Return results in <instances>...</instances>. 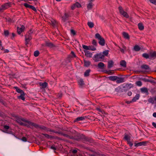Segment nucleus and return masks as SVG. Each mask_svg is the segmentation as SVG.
Masks as SVG:
<instances>
[{
  "mask_svg": "<svg viewBox=\"0 0 156 156\" xmlns=\"http://www.w3.org/2000/svg\"><path fill=\"white\" fill-rule=\"evenodd\" d=\"M95 37L99 40L98 43L102 46H104L105 44V41L104 39L101 37L100 34L98 33H97L95 35Z\"/></svg>",
  "mask_w": 156,
  "mask_h": 156,
  "instance_id": "obj_2",
  "label": "nucleus"
},
{
  "mask_svg": "<svg viewBox=\"0 0 156 156\" xmlns=\"http://www.w3.org/2000/svg\"><path fill=\"white\" fill-rule=\"evenodd\" d=\"M151 3L156 5V0H149Z\"/></svg>",
  "mask_w": 156,
  "mask_h": 156,
  "instance_id": "obj_56",
  "label": "nucleus"
},
{
  "mask_svg": "<svg viewBox=\"0 0 156 156\" xmlns=\"http://www.w3.org/2000/svg\"><path fill=\"white\" fill-rule=\"evenodd\" d=\"M40 86L42 88H46L48 86V83L46 82L44 83H40Z\"/></svg>",
  "mask_w": 156,
  "mask_h": 156,
  "instance_id": "obj_21",
  "label": "nucleus"
},
{
  "mask_svg": "<svg viewBox=\"0 0 156 156\" xmlns=\"http://www.w3.org/2000/svg\"><path fill=\"white\" fill-rule=\"evenodd\" d=\"M109 52V51L108 50H105L102 53V55L104 56V58H105V56H107L108 55V53Z\"/></svg>",
  "mask_w": 156,
  "mask_h": 156,
  "instance_id": "obj_32",
  "label": "nucleus"
},
{
  "mask_svg": "<svg viewBox=\"0 0 156 156\" xmlns=\"http://www.w3.org/2000/svg\"><path fill=\"white\" fill-rule=\"evenodd\" d=\"M82 139L84 142H91L92 141L91 138L86 137L83 134H82Z\"/></svg>",
  "mask_w": 156,
  "mask_h": 156,
  "instance_id": "obj_10",
  "label": "nucleus"
},
{
  "mask_svg": "<svg viewBox=\"0 0 156 156\" xmlns=\"http://www.w3.org/2000/svg\"><path fill=\"white\" fill-rule=\"evenodd\" d=\"M90 64V62L89 61H84V65L86 67L89 66Z\"/></svg>",
  "mask_w": 156,
  "mask_h": 156,
  "instance_id": "obj_39",
  "label": "nucleus"
},
{
  "mask_svg": "<svg viewBox=\"0 0 156 156\" xmlns=\"http://www.w3.org/2000/svg\"><path fill=\"white\" fill-rule=\"evenodd\" d=\"M125 81L124 78L119 77H118V78L116 80V83H122Z\"/></svg>",
  "mask_w": 156,
  "mask_h": 156,
  "instance_id": "obj_17",
  "label": "nucleus"
},
{
  "mask_svg": "<svg viewBox=\"0 0 156 156\" xmlns=\"http://www.w3.org/2000/svg\"><path fill=\"white\" fill-rule=\"evenodd\" d=\"M124 139L127 140V141H128L129 140H130V137L129 136H128L127 135H126L124 137Z\"/></svg>",
  "mask_w": 156,
  "mask_h": 156,
  "instance_id": "obj_50",
  "label": "nucleus"
},
{
  "mask_svg": "<svg viewBox=\"0 0 156 156\" xmlns=\"http://www.w3.org/2000/svg\"><path fill=\"white\" fill-rule=\"evenodd\" d=\"M20 140H22L24 142L27 141V138L25 137H23L22 139H20Z\"/></svg>",
  "mask_w": 156,
  "mask_h": 156,
  "instance_id": "obj_57",
  "label": "nucleus"
},
{
  "mask_svg": "<svg viewBox=\"0 0 156 156\" xmlns=\"http://www.w3.org/2000/svg\"><path fill=\"white\" fill-rule=\"evenodd\" d=\"M51 129H50V128H47V127H46L44 130L46 131L47 132H50Z\"/></svg>",
  "mask_w": 156,
  "mask_h": 156,
  "instance_id": "obj_61",
  "label": "nucleus"
},
{
  "mask_svg": "<svg viewBox=\"0 0 156 156\" xmlns=\"http://www.w3.org/2000/svg\"><path fill=\"white\" fill-rule=\"evenodd\" d=\"M69 16V15L68 13L65 12L64 15L62 17V20L63 22H65L67 20V19L68 18Z\"/></svg>",
  "mask_w": 156,
  "mask_h": 156,
  "instance_id": "obj_15",
  "label": "nucleus"
},
{
  "mask_svg": "<svg viewBox=\"0 0 156 156\" xmlns=\"http://www.w3.org/2000/svg\"><path fill=\"white\" fill-rule=\"evenodd\" d=\"M114 64V62L112 60H110L108 62V67L110 69L112 67Z\"/></svg>",
  "mask_w": 156,
  "mask_h": 156,
  "instance_id": "obj_23",
  "label": "nucleus"
},
{
  "mask_svg": "<svg viewBox=\"0 0 156 156\" xmlns=\"http://www.w3.org/2000/svg\"><path fill=\"white\" fill-rule=\"evenodd\" d=\"M90 71V69H87L84 72V76H88L89 75V73Z\"/></svg>",
  "mask_w": 156,
  "mask_h": 156,
  "instance_id": "obj_36",
  "label": "nucleus"
},
{
  "mask_svg": "<svg viewBox=\"0 0 156 156\" xmlns=\"http://www.w3.org/2000/svg\"><path fill=\"white\" fill-rule=\"evenodd\" d=\"M10 3H5L2 5L0 7V12H2L4 10L10 7Z\"/></svg>",
  "mask_w": 156,
  "mask_h": 156,
  "instance_id": "obj_5",
  "label": "nucleus"
},
{
  "mask_svg": "<svg viewBox=\"0 0 156 156\" xmlns=\"http://www.w3.org/2000/svg\"><path fill=\"white\" fill-rule=\"evenodd\" d=\"M21 126H26L27 127H28V125H27V123L26 122V123H24L23 122L22 123H21Z\"/></svg>",
  "mask_w": 156,
  "mask_h": 156,
  "instance_id": "obj_64",
  "label": "nucleus"
},
{
  "mask_svg": "<svg viewBox=\"0 0 156 156\" xmlns=\"http://www.w3.org/2000/svg\"><path fill=\"white\" fill-rule=\"evenodd\" d=\"M96 110L98 111L99 112H101L102 114L104 113V112L103 111H102L99 108H97Z\"/></svg>",
  "mask_w": 156,
  "mask_h": 156,
  "instance_id": "obj_58",
  "label": "nucleus"
},
{
  "mask_svg": "<svg viewBox=\"0 0 156 156\" xmlns=\"http://www.w3.org/2000/svg\"><path fill=\"white\" fill-rule=\"evenodd\" d=\"M25 122L27 123L28 127L29 128L31 127V126H34L35 127L37 126V124L27 120H26Z\"/></svg>",
  "mask_w": 156,
  "mask_h": 156,
  "instance_id": "obj_8",
  "label": "nucleus"
},
{
  "mask_svg": "<svg viewBox=\"0 0 156 156\" xmlns=\"http://www.w3.org/2000/svg\"><path fill=\"white\" fill-rule=\"evenodd\" d=\"M10 3H5L2 5L0 7V12H2L4 10L10 7Z\"/></svg>",
  "mask_w": 156,
  "mask_h": 156,
  "instance_id": "obj_4",
  "label": "nucleus"
},
{
  "mask_svg": "<svg viewBox=\"0 0 156 156\" xmlns=\"http://www.w3.org/2000/svg\"><path fill=\"white\" fill-rule=\"evenodd\" d=\"M24 94H21L19 96H18V98L19 99H21L22 100L24 101L25 100V98L24 97Z\"/></svg>",
  "mask_w": 156,
  "mask_h": 156,
  "instance_id": "obj_43",
  "label": "nucleus"
},
{
  "mask_svg": "<svg viewBox=\"0 0 156 156\" xmlns=\"http://www.w3.org/2000/svg\"><path fill=\"white\" fill-rule=\"evenodd\" d=\"M150 57L151 59H154L156 58V51L151 52L149 53Z\"/></svg>",
  "mask_w": 156,
  "mask_h": 156,
  "instance_id": "obj_13",
  "label": "nucleus"
},
{
  "mask_svg": "<svg viewBox=\"0 0 156 156\" xmlns=\"http://www.w3.org/2000/svg\"><path fill=\"white\" fill-rule=\"evenodd\" d=\"M127 142L128 144H129L131 147H132L133 146V144L132 142H131V141H130V140H129L127 141Z\"/></svg>",
  "mask_w": 156,
  "mask_h": 156,
  "instance_id": "obj_60",
  "label": "nucleus"
},
{
  "mask_svg": "<svg viewBox=\"0 0 156 156\" xmlns=\"http://www.w3.org/2000/svg\"><path fill=\"white\" fill-rule=\"evenodd\" d=\"M25 28V27L23 25L21 26V27L20 28L19 27H17V31L19 34H20L21 32Z\"/></svg>",
  "mask_w": 156,
  "mask_h": 156,
  "instance_id": "obj_14",
  "label": "nucleus"
},
{
  "mask_svg": "<svg viewBox=\"0 0 156 156\" xmlns=\"http://www.w3.org/2000/svg\"><path fill=\"white\" fill-rule=\"evenodd\" d=\"M144 80L145 82H150L151 83H155V82L154 80H149L148 79H144Z\"/></svg>",
  "mask_w": 156,
  "mask_h": 156,
  "instance_id": "obj_37",
  "label": "nucleus"
},
{
  "mask_svg": "<svg viewBox=\"0 0 156 156\" xmlns=\"http://www.w3.org/2000/svg\"><path fill=\"white\" fill-rule=\"evenodd\" d=\"M118 78V76H112L108 77L109 79L113 81H114L116 80H117Z\"/></svg>",
  "mask_w": 156,
  "mask_h": 156,
  "instance_id": "obj_20",
  "label": "nucleus"
},
{
  "mask_svg": "<svg viewBox=\"0 0 156 156\" xmlns=\"http://www.w3.org/2000/svg\"><path fill=\"white\" fill-rule=\"evenodd\" d=\"M79 84L81 86H83L84 84V82L82 79H80L79 80Z\"/></svg>",
  "mask_w": 156,
  "mask_h": 156,
  "instance_id": "obj_45",
  "label": "nucleus"
},
{
  "mask_svg": "<svg viewBox=\"0 0 156 156\" xmlns=\"http://www.w3.org/2000/svg\"><path fill=\"white\" fill-rule=\"evenodd\" d=\"M30 9H32L33 11H34L35 12H36L37 11V9H36V8L34 7V6H32V5H31L30 7Z\"/></svg>",
  "mask_w": 156,
  "mask_h": 156,
  "instance_id": "obj_53",
  "label": "nucleus"
},
{
  "mask_svg": "<svg viewBox=\"0 0 156 156\" xmlns=\"http://www.w3.org/2000/svg\"><path fill=\"white\" fill-rule=\"evenodd\" d=\"M71 54L72 55V57H76V55H75L73 51H72L71 52Z\"/></svg>",
  "mask_w": 156,
  "mask_h": 156,
  "instance_id": "obj_59",
  "label": "nucleus"
},
{
  "mask_svg": "<svg viewBox=\"0 0 156 156\" xmlns=\"http://www.w3.org/2000/svg\"><path fill=\"white\" fill-rule=\"evenodd\" d=\"M141 92L142 93H145L146 95L149 94L148 89L145 87H143L140 89Z\"/></svg>",
  "mask_w": 156,
  "mask_h": 156,
  "instance_id": "obj_12",
  "label": "nucleus"
},
{
  "mask_svg": "<svg viewBox=\"0 0 156 156\" xmlns=\"http://www.w3.org/2000/svg\"><path fill=\"white\" fill-rule=\"evenodd\" d=\"M148 101L149 102L152 104H154V101L152 98L149 99Z\"/></svg>",
  "mask_w": 156,
  "mask_h": 156,
  "instance_id": "obj_55",
  "label": "nucleus"
},
{
  "mask_svg": "<svg viewBox=\"0 0 156 156\" xmlns=\"http://www.w3.org/2000/svg\"><path fill=\"white\" fill-rule=\"evenodd\" d=\"M42 135L44 136L48 139H54L55 138L54 136H53L49 135L47 134L43 133Z\"/></svg>",
  "mask_w": 156,
  "mask_h": 156,
  "instance_id": "obj_28",
  "label": "nucleus"
},
{
  "mask_svg": "<svg viewBox=\"0 0 156 156\" xmlns=\"http://www.w3.org/2000/svg\"><path fill=\"white\" fill-rule=\"evenodd\" d=\"M120 65L124 67L126 66V62L125 60H122L120 62Z\"/></svg>",
  "mask_w": 156,
  "mask_h": 156,
  "instance_id": "obj_34",
  "label": "nucleus"
},
{
  "mask_svg": "<svg viewBox=\"0 0 156 156\" xmlns=\"http://www.w3.org/2000/svg\"><path fill=\"white\" fill-rule=\"evenodd\" d=\"M15 89H16V91L18 93L20 94H24V92L18 88L17 87H15Z\"/></svg>",
  "mask_w": 156,
  "mask_h": 156,
  "instance_id": "obj_33",
  "label": "nucleus"
},
{
  "mask_svg": "<svg viewBox=\"0 0 156 156\" xmlns=\"http://www.w3.org/2000/svg\"><path fill=\"white\" fill-rule=\"evenodd\" d=\"M142 55L143 57L146 59H147L149 58V57H150V55L146 53H143Z\"/></svg>",
  "mask_w": 156,
  "mask_h": 156,
  "instance_id": "obj_40",
  "label": "nucleus"
},
{
  "mask_svg": "<svg viewBox=\"0 0 156 156\" xmlns=\"http://www.w3.org/2000/svg\"><path fill=\"white\" fill-rule=\"evenodd\" d=\"M46 45L48 47L52 48L55 47V45L54 44L51 42H48L46 44Z\"/></svg>",
  "mask_w": 156,
  "mask_h": 156,
  "instance_id": "obj_35",
  "label": "nucleus"
},
{
  "mask_svg": "<svg viewBox=\"0 0 156 156\" xmlns=\"http://www.w3.org/2000/svg\"><path fill=\"white\" fill-rule=\"evenodd\" d=\"M122 35L125 38L128 40L129 39V36L127 33L125 32H123L122 33Z\"/></svg>",
  "mask_w": 156,
  "mask_h": 156,
  "instance_id": "obj_22",
  "label": "nucleus"
},
{
  "mask_svg": "<svg viewBox=\"0 0 156 156\" xmlns=\"http://www.w3.org/2000/svg\"><path fill=\"white\" fill-rule=\"evenodd\" d=\"M133 85L131 83L127 84L125 86L123 87L124 92H126L128 90L131 88L133 87Z\"/></svg>",
  "mask_w": 156,
  "mask_h": 156,
  "instance_id": "obj_7",
  "label": "nucleus"
},
{
  "mask_svg": "<svg viewBox=\"0 0 156 156\" xmlns=\"http://www.w3.org/2000/svg\"><path fill=\"white\" fill-rule=\"evenodd\" d=\"M84 51L85 53V55L88 57H91L92 56V54L89 51L86 50H84Z\"/></svg>",
  "mask_w": 156,
  "mask_h": 156,
  "instance_id": "obj_19",
  "label": "nucleus"
},
{
  "mask_svg": "<svg viewBox=\"0 0 156 156\" xmlns=\"http://www.w3.org/2000/svg\"><path fill=\"white\" fill-rule=\"evenodd\" d=\"M142 69H145L146 70H148L150 69V68L149 66L147 65H143L141 66Z\"/></svg>",
  "mask_w": 156,
  "mask_h": 156,
  "instance_id": "obj_30",
  "label": "nucleus"
},
{
  "mask_svg": "<svg viewBox=\"0 0 156 156\" xmlns=\"http://www.w3.org/2000/svg\"><path fill=\"white\" fill-rule=\"evenodd\" d=\"M71 33L73 34V35H75L76 34V32L74 30H71Z\"/></svg>",
  "mask_w": 156,
  "mask_h": 156,
  "instance_id": "obj_63",
  "label": "nucleus"
},
{
  "mask_svg": "<svg viewBox=\"0 0 156 156\" xmlns=\"http://www.w3.org/2000/svg\"><path fill=\"white\" fill-rule=\"evenodd\" d=\"M82 47L85 50H84L87 51V50H89V46H87L86 45H83Z\"/></svg>",
  "mask_w": 156,
  "mask_h": 156,
  "instance_id": "obj_46",
  "label": "nucleus"
},
{
  "mask_svg": "<svg viewBox=\"0 0 156 156\" xmlns=\"http://www.w3.org/2000/svg\"><path fill=\"white\" fill-rule=\"evenodd\" d=\"M136 84L138 86H141L142 85V83L140 81H138L136 82Z\"/></svg>",
  "mask_w": 156,
  "mask_h": 156,
  "instance_id": "obj_49",
  "label": "nucleus"
},
{
  "mask_svg": "<svg viewBox=\"0 0 156 156\" xmlns=\"http://www.w3.org/2000/svg\"><path fill=\"white\" fill-rule=\"evenodd\" d=\"M33 32V31L31 30H30L25 36V44L26 45L29 44L30 41L32 39V35Z\"/></svg>",
  "mask_w": 156,
  "mask_h": 156,
  "instance_id": "obj_1",
  "label": "nucleus"
},
{
  "mask_svg": "<svg viewBox=\"0 0 156 156\" xmlns=\"http://www.w3.org/2000/svg\"><path fill=\"white\" fill-rule=\"evenodd\" d=\"M24 5L27 8H30L31 5H29L27 3H25L24 4Z\"/></svg>",
  "mask_w": 156,
  "mask_h": 156,
  "instance_id": "obj_54",
  "label": "nucleus"
},
{
  "mask_svg": "<svg viewBox=\"0 0 156 156\" xmlns=\"http://www.w3.org/2000/svg\"><path fill=\"white\" fill-rule=\"evenodd\" d=\"M4 34L5 36H8L9 34V31L8 30H5Z\"/></svg>",
  "mask_w": 156,
  "mask_h": 156,
  "instance_id": "obj_52",
  "label": "nucleus"
},
{
  "mask_svg": "<svg viewBox=\"0 0 156 156\" xmlns=\"http://www.w3.org/2000/svg\"><path fill=\"white\" fill-rule=\"evenodd\" d=\"M140 49L141 48L138 45H135L133 48V50L136 51H139Z\"/></svg>",
  "mask_w": 156,
  "mask_h": 156,
  "instance_id": "obj_26",
  "label": "nucleus"
},
{
  "mask_svg": "<svg viewBox=\"0 0 156 156\" xmlns=\"http://www.w3.org/2000/svg\"><path fill=\"white\" fill-rule=\"evenodd\" d=\"M92 44L93 45H94L95 46H97V43L96 40H95L94 39L92 41Z\"/></svg>",
  "mask_w": 156,
  "mask_h": 156,
  "instance_id": "obj_51",
  "label": "nucleus"
},
{
  "mask_svg": "<svg viewBox=\"0 0 156 156\" xmlns=\"http://www.w3.org/2000/svg\"><path fill=\"white\" fill-rule=\"evenodd\" d=\"M119 9L120 13L123 15V16L126 18H128L129 17V16L128 13L124 11L121 6H119Z\"/></svg>",
  "mask_w": 156,
  "mask_h": 156,
  "instance_id": "obj_6",
  "label": "nucleus"
},
{
  "mask_svg": "<svg viewBox=\"0 0 156 156\" xmlns=\"http://www.w3.org/2000/svg\"><path fill=\"white\" fill-rule=\"evenodd\" d=\"M51 24L54 27H56L58 25V22L55 20L52 19L51 20Z\"/></svg>",
  "mask_w": 156,
  "mask_h": 156,
  "instance_id": "obj_18",
  "label": "nucleus"
},
{
  "mask_svg": "<svg viewBox=\"0 0 156 156\" xmlns=\"http://www.w3.org/2000/svg\"><path fill=\"white\" fill-rule=\"evenodd\" d=\"M146 143V142L143 141L138 143H135L134 146L135 147H138L141 146H145Z\"/></svg>",
  "mask_w": 156,
  "mask_h": 156,
  "instance_id": "obj_16",
  "label": "nucleus"
},
{
  "mask_svg": "<svg viewBox=\"0 0 156 156\" xmlns=\"http://www.w3.org/2000/svg\"><path fill=\"white\" fill-rule=\"evenodd\" d=\"M140 95L139 94H136L135 96L134 97L132 100L133 102H135L137 100L139 99L140 98Z\"/></svg>",
  "mask_w": 156,
  "mask_h": 156,
  "instance_id": "obj_25",
  "label": "nucleus"
},
{
  "mask_svg": "<svg viewBox=\"0 0 156 156\" xmlns=\"http://www.w3.org/2000/svg\"><path fill=\"white\" fill-rule=\"evenodd\" d=\"M81 139H82V134L79 136L74 137V140L77 141H80Z\"/></svg>",
  "mask_w": 156,
  "mask_h": 156,
  "instance_id": "obj_29",
  "label": "nucleus"
},
{
  "mask_svg": "<svg viewBox=\"0 0 156 156\" xmlns=\"http://www.w3.org/2000/svg\"><path fill=\"white\" fill-rule=\"evenodd\" d=\"M93 5L92 2H89L87 5V8L88 9H91L92 8Z\"/></svg>",
  "mask_w": 156,
  "mask_h": 156,
  "instance_id": "obj_42",
  "label": "nucleus"
},
{
  "mask_svg": "<svg viewBox=\"0 0 156 156\" xmlns=\"http://www.w3.org/2000/svg\"><path fill=\"white\" fill-rule=\"evenodd\" d=\"M104 66V64L102 62L99 63L98 65V68L100 69H103Z\"/></svg>",
  "mask_w": 156,
  "mask_h": 156,
  "instance_id": "obj_27",
  "label": "nucleus"
},
{
  "mask_svg": "<svg viewBox=\"0 0 156 156\" xmlns=\"http://www.w3.org/2000/svg\"><path fill=\"white\" fill-rule=\"evenodd\" d=\"M85 119L83 117H77L75 120V122L78 121L80 120H83Z\"/></svg>",
  "mask_w": 156,
  "mask_h": 156,
  "instance_id": "obj_41",
  "label": "nucleus"
},
{
  "mask_svg": "<svg viewBox=\"0 0 156 156\" xmlns=\"http://www.w3.org/2000/svg\"><path fill=\"white\" fill-rule=\"evenodd\" d=\"M89 50H91L92 51H94L96 50V48L93 46H89Z\"/></svg>",
  "mask_w": 156,
  "mask_h": 156,
  "instance_id": "obj_47",
  "label": "nucleus"
},
{
  "mask_svg": "<svg viewBox=\"0 0 156 156\" xmlns=\"http://www.w3.org/2000/svg\"><path fill=\"white\" fill-rule=\"evenodd\" d=\"M87 25L90 28H92L94 26V23L92 22H88Z\"/></svg>",
  "mask_w": 156,
  "mask_h": 156,
  "instance_id": "obj_44",
  "label": "nucleus"
},
{
  "mask_svg": "<svg viewBox=\"0 0 156 156\" xmlns=\"http://www.w3.org/2000/svg\"><path fill=\"white\" fill-rule=\"evenodd\" d=\"M4 129L7 130V129H8L9 128V127L8 126L5 125L4 126Z\"/></svg>",
  "mask_w": 156,
  "mask_h": 156,
  "instance_id": "obj_62",
  "label": "nucleus"
},
{
  "mask_svg": "<svg viewBox=\"0 0 156 156\" xmlns=\"http://www.w3.org/2000/svg\"><path fill=\"white\" fill-rule=\"evenodd\" d=\"M115 91L117 92H124L123 87L121 88L120 87H118L115 89Z\"/></svg>",
  "mask_w": 156,
  "mask_h": 156,
  "instance_id": "obj_24",
  "label": "nucleus"
},
{
  "mask_svg": "<svg viewBox=\"0 0 156 156\" xmlns=\"http://www.w3.org/2000/svg\"><path fill=\"white\" fill-rule=\"evenodd\" d=\"M16 121L21 125V123H23L22 122H25V121H26V119L22 118L17 117L16 118Z\"/></svg>",
  "mask_w": 156,
  "mask_h": 156,
  "instance_id": "obj_11",
  "label": "nucleus"
},
{
  "mask_svg": "<svg viewBox=\"0 0 156 156\" xmlns=\"http://www.w3.org/2000/svg\"><path fill=\"white\" fill-rule=\"evenodd\" d=\"M37 126L36 127H35V128H39L40 129L45 130V126H39L37 124Z\"/></svg>",
  "mask_w": 156,
  "mask_h": 156,
  "instance_id": "obj_38",
  "label": "nucleus"
},
{
  "mask_svg": "<svg viewBox=\"0 0 156 156\" xmlns=\"http://www.w3.org/2000/svg\"><path fill=\"white\" fill-rule=\"evenodd\" d=\"M81 4L78 2H76L73 4L71 7V9L72 10L76 8H80L81 7Z\"/></svg>",
  "mask_w": 156,
  "mask_h": 156,
  "instance_id": "obj_9",
  "label": "nucleus"
},
{
  "mask_svg": "<svg viewBox=\"0 0 156 156\" xmlns=\"http://www.w3.org/2000/svg\"><path fill=\"white\" fill-rule=\"evenodd\" d=\"M39 54V52L38 51H36L34 52V55L35 57H37L38 56Z\"/></svg>",
  "mask_w": 156,
  "mask_h": 156,
  "instance_id": "obj_48",
  "label": "nucleus"
},
{
  "mask_svg": "<svg viewBox=\"0 0 156 156\" xmlns=\"http://www.w3.org/2000/svg\"><path fill=\"white\" fill-rule=\"evenodd\" d=\"M138 28L140 30H144V27L142 23H139L138 25Z\"/></svg>",
  "mask_w": 156,
  "mask_h": 156,
  "instance_id": "obj_31",
  "label": "nucleus"
},
{
  "mask_svg": "<svg viewBox=\"0 0 156 156\" xmlns=\"http://www.w3.org/2000/svg\"><path fill=\"white\" fill-rule=\"evenodd\" d=\"M94 60L96 62L101 61L105 59L101 53L97 54L94 55Z\"/></svg>",
  "mask_w": 156,
  "mask_h": 156,
  "instance_id": "obj_3",
  "label": "nucleus"
}]
</instances>
